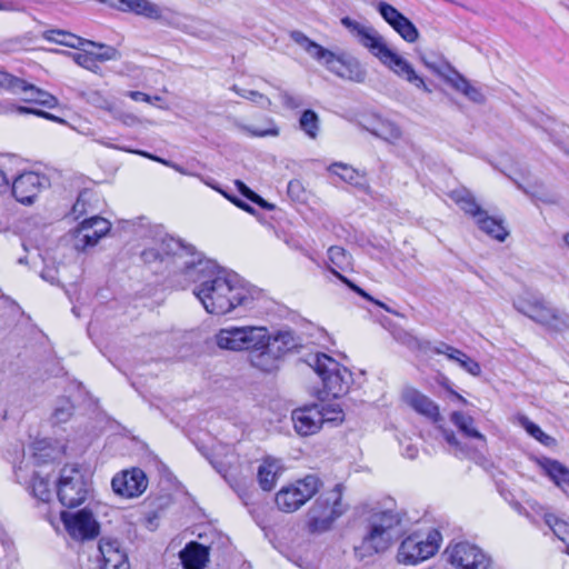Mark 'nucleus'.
Segmentation results:
<instances>
[{"label":"nucleus","instance_id":"f257e3e1","mask_svg":"<svg viewBox=\"0 0 569 569\" xmlns=\"http://www.w3.org/2000/svg\"><path fill=\"white\" fill-rule=\"evenodd\" d=\"M187 264V280L196 283L193 295L200 300L207 312L226 315L238 306L252 308L253 297L240 277L206 259L201 252L191 257Z\"/></svg>","mask_w":569,"mask_h":569},{"label":"nucleus","instance_id":"f03ea898","mask_svg":"<svg viewBox=\"0 0 569 569\" xmlns=\"http://www.w3.org/2000/svg\"><path fill=\"white\" fill-rule=\"evenodd\" d=\"M340 21L358 39L359 43L368 49L385 67L416 88L431 92L423 78L416 72L412 64L390 49L383 37L373 27L363 26L350 17H343Z\"/></svg>","mask_w":569,"mask_h":569},{"label":"nucleus","instance_id":"7ed1b4c3","mask_svg":"<svg viewBox=\"0 0 569 569\" xmlns=\"http://www.w3.org/2000/svg\"><path fill=\"white\" fill-rule=\"evenodd\" d=\"M290 39L303 49L311 58L326 66L338 77L357 83L365 82L367 70L361 62L347 53L336 54L307 37L302 31L292 30Z\"/></svg>","mask_w":569,"mask_h":569},{"label":"nucleus","instance_id":"20e7f679","mask_svg":"<svg viewBox=\"0 0 569 569\" xmlns=\"http://www.w3.org/2000/svg\"><path fill=\"white\" fill-rule=\"evenodd\" d=\"M197 256L192 244L184 243L181 239L171 236L163 237L157 247H150L141 252L142 261L153 269V272L169 271L173 274L187 273V264L191 257Z\"/></svg>","mask_w":569,"mask_h":569},{"label":"nucleus","instance_id":"39448f33","mask_svg":"<svg viewBox=\"0 0 569 569\" xmlns=\"http://www.w3.org/2000/svg\"><path fill=\"white\" fill-rule=\"evenodd\" d=\"M402 519L398 511L386 510L373 513L369 522V531L363 537L360 547L355 548L358 557L363 558L385 551L389 548L395 536L400 532Z\"/></svg>","mask_w":569,"mask_h":569},{"label":"nucleus","instance_id":"423d86ee","mask_svg":"<svg viewBox=\"0 0 569 569\" xmlns=\"http://www.w3.org/2000/svg\"><path fill=\"white\" fill-rule=\"evenodd\" d=\"M515 309L535 322L556 332L569 329V313L551 307L542 296L525 293L513 301Z\"/></svg>","mask_w":569,"mask_h":569},{"label":"nucleus","instance_id":"0eeeda50","mask_svg":"<svg viewBox=\"0 0 569 569\" xmlns=\"http://www.w3.org/2000/svg\"><path fill=\"white\" fill-rule=\"evenodd\" d=\"M90 481L78 465H66L57 482L60 503L69 509L82 505L89 495Z\"/></svg>","mask_w":569,"mask_h":569},{"label":"nucleus","instance_id":"6e6552de","mask_svg":"<svg viewBox=\"0 0 569 569\" xmlns=\"http://www.w3.org/2000/svg\"><path fill=\"white\" fill-rule=\"evenodd\" d=\"M441 533L437 529L427 535L413 532L399 546L397 559L400 563L412 566L432 557L439 549Z\"/></svg>","mask_w":569,"mask_h":569},{"label":"nucleus","instance_id":"1a4fd4ad","mask_svg":"<svg viewBox=\"0 0 569 569\" xmlns=\"http://www.w3.org/2000/svg\"><path fill=\"white\" fill-rule=\"evenodd\" d=\"M313 368L321 378L328 395L338 398L347 393L352 375L346 367H341L326 353H318L315 357Z\"/></svg>","mask_w":569,"mask_h":569},{"label":"nucleus","instance_id":"9d476101","mask_svg":"<svg viewBox=\"0 0 569 569\" xmlns=\"http://www.w3.org/2000/svg\"><path fill=\"white\" fill-rule=\"evenodd\" d=\"M342 485L338 483L327 495H321L309 510V526L312 531H326L345 512L341 505Z\"/></svg>","mask_w":569,"mask_h":569},{"label":"nucleus","instance_id":"9b49d317","mask_svg":"<svg viewBox=\"0 0 569 569\" xmlns=\"http://www.w3.org/2000/svg\"><path fill=\"white\" fill-rule=\"evenodd\" d=\"M320 486L321 481L317 476L308 475L296 483L283 487L276 495V503L281 511L293 512L312 498Z\"/></svg>","mask_w":569,"mask_h":569},{"label":"nucleus","instance_id":"f8f14e48","mask_svg":"<svg viewBox=\"0 0 569 569\" xmlns=\"http://www.w3.org/2000/svg\"><path fill=\"white\" fill-rule=\"evenodd\" d=\"M263 336L264 327H228L219 330L216 335V342L221 349L248 351L252 343H261Z\"/></svg>","mask_w":569,"mask_h":569},{"label":"nucleus","instance_id":"ddd939ff","mask_svg":"<svg viewBox=\"0 0 569 569\" xmlns=\"http://www.w3.org/2000/svg\"><path fill=\"white\" fill-rule=\"evenodd\" d=\"M448 561L456 569H489L491 558L476 545L461 541L446 549Z\"/></svg>","mask_w":569,"mask_h":569},{"label":"nucleus","instance_id":"4468645a","mask_svg":"<svg viewBox=\"0 0 569 569\" xmlns=\"http://www.w3.org/2000/svg\"><path fill=\"white\" fill-rule=\"evenodd\" d=\"M60 519L73 539L90 540L99 535L100 525L87 508L76 512L63 510L60 512Z\"/></svg>","mask_w":569,"mask_h":569},{"label":"nucleus","instance_id":"2eb2a0df","mask_svg":"<svg viewBox=\"0 0 569 569\" xmlns=\"http://www.w3.org/2000/svg\"><path fill=\"white\" fill-rule=\"evenodd\" d=\"M49 187V179L44 174L33 171L22 172L10 184L14 199L22 204H32L38 193Z\"/></svg>","mask_w":569,"mask_h":569},{"label":"nucleus","instance_id":"dca6fc26","mask_svg":"<svg viewBox=\"0 0 569 569\" xmlns=\"http://www.w3.org/2000/svg\"><path fill=\"white\" fill-rule=\"evenodd\" d=\"M381 18L408 43H415L419 39V30L415 23L400 12L396 7L379 1L376 6Z\"/></svg>","mask_w":569,"mask_h":569},{"label":"nucleus","instance_id":"f3484780","mask_svg":"<svg viewBox=\"0 0 569 569\" xmlns=\"http://www.w3.org/2000/svg\"><path fill=\"white\" fill-rule=\"evenodd\" d=\"M116 495L124 498L139 497L148 487V479L143 470L132 468L117 473L111 480Z\"/></svg>","mask_w":569,"mask_h":569},{"label":"nucleus","instance_id":"a211bd4d","mask_svg":"<svg viewBox=\"0 0 569 569\" xmlns=\"http://www.w3.org/2000/svg\"><path fill=\"white\" fill-rule=\"evenodd\" d=\"M291 420L296 432L307 437L320 430L323 425V415L319 412V405L306 406L295 409L291 413Z\"/></svg>","mask_w":569,"mask_h":569},{"label":"nucleus","instance_id":"6ab92c4d","mask_svg":"<svg viewBox=\"0 0 569 569\" xmlns=\"http://www.w3.org/2000/svg\"><path fill=\"white\" fill-rule=\"evenodd\" d=\"M98 548L102 560L101 569H130L128 556L118 539L103 537Z\"/></svg>","mask_w":569,"mask_h":569},{"label":"nucleus","instance_id":"aec40b11","mask_svg":"<svg viewBox=\"0 0 569 569\" xmlns=\"http://www.w3.org/2000/svg\"><path fill=\"white\" fill-rule=\"evenodd\" d=\"M262 340L263 341L259 345L252 343L248 350V358L252 367L263 372H272L278 368L280 359L274 355V350L268 343L269 332L267 328H264V336Z\"/></svg>","mask_w":569,"mask_h":569},{"label":"nucleus","instance_id":"412c9836","mask_svg":"<svg viewBox=\"0 0 569 569\" xmlns=\"http://www.w3.org/2000/svg\"><path fill=\"white\" fill-rule=\"evenodd\" d=\"M403 399L418 413L437 422L441 419L439 407L429 397L417 389L410 388L403 392Z\"/></svg>","mask_w":569,"mask_h":569},{"label":"nucleus","instance_id":"4be33fe9","mask_svg":"<svg viewBox=\"0 0 569 569\" xmlns=\"http://www.w3.org/2000/svg\"><path fill=\"white\" fill-rule=\"evenodd\" d=\"M179 555L184 569H204L209 561V547L190 541Z\"/></svg>","mask_w":569,"mask_h":569},{"label":"nucleus","instance_id":"5701e85b","mask_svg":"<svg viewBox=\"0 0 569 569\" xmlns=\"http://www.w3.org/2000/svg\"><path fill=\"white\" fill-rule=\"evenodd\" d=\"M450 421L457 427L462 437L480 442V449L486 447V437L475 427V419L461 411H453Z\"/></svg>","mask_w":569,"mask_h":569},{"label":"nucleus","instance_id":"b1692460","mask_svg":"<svg viewBox=\"0 0 569 569\" xmlns=\"http://www.w3.org/2000/svg\"><path fill=\"white\" fill-rule=\"evenodd\" d=\"M21 84L13 90V93H24L28 102H33L42 107L52 109L58 104V99L51 93L43 91L36 86L20 79Z\"/></svg>","mask_w":569,"mask_h":569},{"label":"nucleus","instance_id":"393cba45","mask_svg":"<svg viewBox=\"0 0 569 569\" xmlns=\"http://www.w3.org/2000/svg\"><path fill=\"white\" fill-rule=\"evenodd\" d=\"M540 467L552 482L563 492L569 490V468L558 460L543 458Z\"/></svg>","mask_w":569,"mask_h":569},{"label":"nucleus","instance_id":"a878e982","mask_svg":"<svg viewBox=\"0 0 569 569\" xmlns=\"http://www.w3.org/2000/svg\"><path fill=\"white\" fill-rule=\"evenodd\" d=\"M450 198L466 214L471 216L475 220L486 212V210H483L477 202L472 192L466 188L452 190L450 192Z\"/></svg>","mask_w":569,"mask_h":569},{"label":"nucleus","instance_id":"bb28decb","mask_svg":"<svg viewBox=\"0 0 569 569\" xmlns=\"http://www.w3.org/2000/svg\"><path fill=\"white\" fill-rule=\"evenodd\" d=\"M270 347L279 359L283 355L301 347L299 337H296L292 330H279L273 336L269 335Z\"/></svg>","mask_w":569,"mask_h":569},{"label":"nucleus","instance_id":"cd10ccee","mask_svg":"<svg viewBox=\"0 0 569 569\" xmlns=\"http://www.w3.org/2000/svg\"><path fill=\"white\" fill-rule=\"evenodd\" d=\"M448 84L475 103L482 104L486 101L485 94L481 90L472 86L470 81L458 70L453 76H450Z\"/></svg>","mask_w":569,"mask_h":569},{"label":"nucleus","instance_id":"c85d7f7f","mask_svg":"<svg viewBox=\"0 0 569 569\" xmlns=\"http://www.w3.org/2000/svg\"><path fill=\"white\" fill-rule=\"evenodd\" d=\"M476 223L481 231L500 242L509 236L503 221L489 216L487 211L476 220Z\"/></svg>","mask_w":569,"mask_h":569},{"label":"nucleus","instance_id":"c756f323","mask_svg":"<svg viewBox=\"0 0 569 569\" xmlns=\"http://www.w3.org/2000/svg\"><path fill=\"white\" fill-rule=\"evenodd\" d=\"M421 62L430 69L432 72L437 73L448 83L450 76L457 72V70L441 56H437L435 53L429 54H420Z\"/></svg>","mask_w":569,"mask_h":569},{"label":"nucleus","instance_id":"7c9ffc66","mask_svg":"<svg viewBox=\"0 0 569 569\" xmlns=\"http://www.w3.org/2000/svg\"><path fill=\"white\" fill-rule=\"evenodd\" d=\"M120 9L144 16L150 19H159L161 11L159 7L148 0H118Z\"/></svg>","mask_w":569,"mask_h":569},{"label":"nucleus","instance_id":"2f4dec72","mask_svg":"<svg viewBox=\"0 0 569 569\" xmlns=\"http://www.w3.org/2000/svg\"><path fill=\"white\" fill-rule=\"evenodd\" d=\"M279 470H280V468H279L277 461H274V460L266 459L259 466L257 478H258V482H259L260 487L264 491H270L273 489L276 481H277Z\"/></svg>","mask_w":569,"mask_h":569},{"label":"nucleus","instance_id":"473e14b6","mask_svg":"<svg viewBox=\"0 0 569 569\" xmlns=\"http://www.w3.org/2000/svg\"><path fill=\"white\" fill-rule=\"evenodd\" d=\"M43 38L50 42L59 43L73 49H81L87 43V39L57 29L44 31Z\"/></svg>","mask_w":569,"mask_h":569},{"label":"nucleus","instance_id":"72a5a7b5","mask_svg":"<svg viewBox=\"0 0 569 569\" xmlns=\"http://www.w3.org/2000/svg\"><path fill=\"white\" fill-rule=\"evenodd\" d=\"M76 238L77 243L76 247L78 249H87L88 247H93L98 243L100 238L98 237L97 231L87 222L81 221L76 229Z\"/></svg>","mask_w":569,"mask_h":569},{"label":"nucleus","instance_id":"f704fd0d","mask_svg":"<svg viewBox=\"0 0 569 569\" xmlns=\"http://www.w3.org/2000/svg\"><path fill=\"white\" fill-rule=\"evenodd\" d=\"M299 128L310 139H316L320 130V119L317 112L312 109L303 110L299 118Z\"/></svg>","mask_w":569,"mask_h":569},{"label":"nucleus","instance_id":"c9c22d12","mask_svg":"<svg viewBox=\"0 0 569 569\" xmlns=\"http://www.w3.org/2000/svg\"><path fill=\"white\" fill-rule=\"evenodd\" d=\"M99 108L107 110L113 119L120 121L127 127H134L141 122L137 116L122 111L111 101H103V104H99Z\"/></svg>","mask_w":569,"mask_h":569},{"label":"nucleus","instance_id":"e433bc0d","mask_svg":"<svg viewBox=\"0 0 569 569\" xmlns=\"http://www.w3.org/2000/svg\"><path fill=\"white\" fill-rule=\"evenodd\" d=\"M546 525L552 530L555 536L560 539L563 543L569 542V522L559 519L553 513H545L543 516Z\"/></svg>","mask_w":569,"mask_h":569},{"label":"nucleus","instance_id":"4c0bfd02","mask_svg":"<svg viewBox=\"0 0 569 569\" xmlns=\"http://www.w3.org/2000/svg\"><path fill=\"white\" fill-rule=\"evenodd\" d=\"M73 411L74 406L71 400L69 398H60L56 402L51 420L56 425L64 423L72 417Z\"/></svg>","mask_w":569,"mask_h":569},{"label":"nucleus","instance_id":"58836bf2","mask_svg":"<svg viewBox=\"0 0 569 569\" xmlns=\"http://www.w3.org/2000/svg\"><path fill=\"white\" fill-rule=\"evenodd\" d=\"M370 132L386 141L397 140L401 136L400 128L396 123L388 120L380 121L376 127L370 129Z\"/></svg>","mask_w":569,"mask_h":569},{"label":"nucleus","instance_id":"ea45409f","mask_svg":"<svg viewBox=\"0 0 569 569\" xmlns=\"http://www.w3.org/2000/svg\"><path fill=\"white\" fill-rule=\"evenodd\" d=\"M31 495L40 501H49L51 491L49 489V480L34 472L30 486Z\"/></svg>","mask_w":569,"mask_h":569},{"label":"nucleus","instance_id":"a19ab883","mask_svg":"<svg viewBox=\"0 0 569 569\" xmlns=\"http://www.w3.org/2000/svg\"><path fill=\"white\" fill-rule=\"evenodd\" d=\"M331 272L337 276L343 283H346L353 292L359 295L360 297L367 299L368 301H371L372 303L379 306L380 308L385 309L389 313H396L391 308H389L387 305H385L382 301L375 299L372 296H370L367 291H365L362 288L353 283L351 280L346 278L345 276L340 274L338 271L330 268Z\"/></svg>","mask_w":569,"mask_h":569},{"label":"nucleus","instance_id":"79ce46f5","mask_svg":"<svg viewBox=\"0 0 569 569\" xmlns=\"http://www.w3.org/2000/svg\"><path fill=\"white\" fill-rule=\"evenodd\" d=\"M328 171L333 174H337L345 182H348V183L355 184V186L358 184V181H357L358 171L346 163L335 162L329 166Z\"/></svg>","mask_w":569,"mask_h":569},{"label":"nucleus","instance_id":"37998d69","mask_svg":"<svg viewBox=\"0 0 569 569\" xmlns=\"http://www.w3.org/2000/svg\"><path fill=\"white\" fill-rule=\"evenodd\" d=\"M268 127L258 128L253 126L240 124L239 128L251 137H278L279 128L272 119H267Z\"/></svg>","mask_w":569,"mask_h":569},{"label":"nucleus","instance_id":"c03bdc74","mask_svg":"<svg viewBox=\"0 0 569 569\" xmlns=\"http://www.w3.org/2000/svg\"><path fill=\"white\" fill-rule=\"evenodd\" d=\"M231 90L234 91L238 96L257 103L262 109H269L271 107V100L258 91L242 89L237 84H233Z\"/></svg>","mask_w":569,"mask_h":569},{"label":"nucleus","instance_id":"a18cd8bd","mask_svg":"<svg viewBox=\"0 0 569 569\" xmlns=\"http://www.w3.org/2000/svg\"><path fill=\"white\" fill-rule=\"evenodd\" d=\"M80 50L81 52L72 54L73 61L80 67H83L92 72H98L100 68L94 52L88 51L83 49V47Z\"/></svg>","mask_w":569,"mask_h":569},{"label":"nucleus","instance_id":"49530a36","mask_svg":"<svg viewBox=\"0 0 569 569\" xmlns=\"http://www.w3.org/2000/svg\"><path fill=\"white\" fill-rule=\"evenodd\" d=\"M86 46L99 48L100 51L99 52H94L98 62H104V61H109V60H117L120 57L119 51L116 48L111 47V46H107V44H103V43H98V42H94V41H91V40H87Z\"/></svg>","mask_w":569,"mask_h":569},{"label":"nucleus","instance_id":"de8ad7c7","mask_svg":"<svg viewBox=\"0 0 569 569\" xmlns=\"http://www.w3.org/2000/svg\"><path fill=\"white\" fill-rule=\"evenodd\" d=\"M319 412L323 415V422H341L343 420V411L338 405H321Z\"/></svg>","mask_w":569,"mask_h":569},{"label":"nucleus","instance_id":"09e8293b","mask_svg":"<svg viewBox=\"0 0 569 569\" xmlns=\"http://www.w3.org/2000/svg\"><path fill=\"white\" fill-rule=\"evenodd\" d=\"M455 362H457L465 371L475 377H478L481 373L479 362L468 357L463 351H461V356H458Z\"/></svg>","mask_w":569,"mask_h":569},{"label":"nucleus","instance_id":"8fccbe9b","mask_svg":"<svg viewBox=\"0 0 569 569\" xmlns=\"http://www.w3.org/2000/svg\"><path fill=\"white\" fill-rule=\"evenodd\" d=\"M288 196L297 202H305L307 200L306 189L302 182L298 179H293L288 183Z\"/></svg>","mask_w":569,"mask_h":569},{"label":"nucleus","instance_id":"3c124183","mask_svg":"<svg viewBox=\"0 0 569 569\" xmlns=\"http://www.w3.org/2000/svg\"><path fill=\"white\" fill-rule=\"evenodd\" d=\"M329 260L332 264L338 268H342L345 263H348L349 256L342 247L332 246L328 250Z\"/></svg>","mask_w":569,"mask_h":569},{"label":"nucleus","instance_id":"603ef678","mask_svg":"<svg viewBox=\"0 0 569 569\" xmlns=\"http://www.w3.org/2000/svg\"><path fill=\"white\" fill-rule=\"evenodd\" d=\"M93 229L97 231L98 237L101 239L104 237L111 229V223L99 216H93L89 219H84Z\"/></svg>","mask_w":569,"mask_h":569},{"label":"nucleus","instance_id":"864d4df0","mask_svg":"<svg viewBox=\"0 0 569 569\" xmlns=\"http://www.w3.org/2000/svg\"><path fill=\"white\" fill-rule=\"evenodd\" d=\"M33 450V459L37 465L47 463L48 461L53 460L51 450H48L43 446V441L36 442Z\"/></svg>","mask_w":569,"mask_h":569},{"label":"nucleus","instance_id":"5fc2aeb1","mask_svg":"<svg viewBox=\"0 0 569 569\" xmlns=\"http://www.w3.org/2000/svg\"><path fill=\"white\" fill-rule=\"evenodd\" d=\"M432 351L437 355H445L449 360L455 361L458 356H461V350L449 346L446 342H438L432 347Z\"/></svg>","mask_w":569,"mask_h":569},{"label":"nucleus","instance_id":"6e6d98bb","mask_svg":"<svg viewBox=\"0 0 569 569\" xmlns=\"http://www.w3.org/2000/svg\"><path fill=\"white\" fill-rule=\"evenodd\" d=\"M20 84V78L0 70V89H4L13 93V90Z\"/></svg>","mask_w":569,"mask_h":569},{"label":"nucleus","instance_id":"4d7b16f0","mask_svg":"<svg viewBox=\"0 0 569 569\" xmlns=\"http://www.w3.org/2000/svg\"><path fill=\"white\" fill-rule=\"evenodd\" d=\"M16 111L19 114H34V116H38V117H41V118H46V119H49V120H52V121H57V122H62L63 121L59 117H57V116H54L52 113H49L47 111L40 110V109H33V108H28V107L20 106V107L16 108Z\"/></svg>","mask_w":569,"mask_h":569},{"label":"nucleus","instance_id":"13d9d810","mask_svg":"<svg viewBox=\"0 0 569 569\" xmlns=\"http://www.w3.org/2000/svg\"><path fill=\"white\" fill-rule=\"evenodd\" d=\"M279 98L287 109L293 110L302 106V100L299 97L292 96L286 90H279Z\"/></svg>","mask_w":569,"mask_h":569},{"label":"nucleus","instance_id":"bf43d9fd","mask_svg":"<svg viewBox=\"0 0 569 569\" xmlns=\"http://www.w3.org/2000/svg\"><path fill=\"white\" fill-rule=\"evenodd\" d=\"M221 194L224 196V198H227L230 202H232L234 206H237L238 208L242 209L243 211L248 212V213H251L253 214L256 212V210L253 209L252 206H250L248 202H246L244 200L240 199L239 197L234 196V194H230L223 190H220V189H217Z\"/></svg>","mask_w":569,"mask_h":569},{"label":"nucleus","instance_id":"052dcab7","mask_svg":"<svg viewBox=\"0 0 569 569\" xmlns=\"http://www.w3.org/2000/svg\"><path fill=\"white\" fill-rule=\"evenodd\" d=\"M523 427L526 428L527 432L530 436H532L533 438L541 442H545L543 438H548V436H546V433L541 430V428L538 425H536L532 421H529L528 419L525 420Z\"/></svg>","mask_w":569,"mask_h":569},{"label":"nucleus","instance_id":"680f3d73","mask_svg":"<svg viewBox=\"0 0 569 569\" xmlns=\"http://www.w3.org/2000/svg\"><path fill=\"white\" fill-rule=\"evenodd\" d=\"M442 436H443V438H445V440L447 441L448 445L455 447L456 449L460 450L461 452L466 451L465 447L458 440V438H457V436L455 435L453 431L443 429L442 430Z\"/></svg>","mask_w":569,"mask_h":569},{"label":"nucleus","instance_id":"e2e57ef3","mask_svg":"<svg viewBox=\"0 0 569 569\" xmlns=\"http://www.w3.org/2000/svg\"><path fill=\"white\" fill-rule=\"evenodd\" d=\"M234 184L237 187V190L239 193L246 198L247 200L251 201L257 192H254L252 189H250L243 181L236 180Z\"/></svg>","mask_w":569,"mask_h":569},{"label":"nucleus","instance_id":"0e129e2a","mask_svg":"<svg viewBox=\"0 0 569 569\" xmlns=\"http://www.w3.org/2000/svg\"><path fill=\"white\" fill-rule=\"evenodd\" d=\"M11 550L12 543L7 539L0 538V566L7 559Z\"/></svg>","mask_w":569,"mask_h":569},{"label":"nucleus","instance_id":"69168bd1","mask_svg":"<svg viewBox=\"0 0 569 569\" xmlns=\"http://www.w3.org/2000/svg\"><path fill=\"white\" fill-rule=\"evenodd\" d=\"M22 8L17 1L13 0H0V11H20Z\"/></svg>","mask_w":569,"mask_h":569},{"label":"nucleus","instance_id":"338daca9","mask_svg":"<svg viewBox=\"0 0 569 569\" xmlns=\"http://www.w3.org/2000/svg\"><path fill=\"white\" fill-rule=\"evenodd\" d=\"M127 96L130 97L134 101H143V102L152 103V97L144 92H141V91H129L127 93Z\"/></svg>","mask_w":569,"mask_h":569},{"label":"nucleus","instance_id":"774afa93","mask_svg":"<svg viewBox=\"0 0 569 569\" xmlns=\"http://www.w3.org/2000/svg\"><path fill=\"white\" fill-rule=\"evenodd\" d=\"M56 273H57L56 269H53V268H46L41 272V278L43 280H46V281H48V282L53 284V283H56V280H57L56 279Z\"/></svg>","mask_w":569,"mask_h":569}]
</instances>
